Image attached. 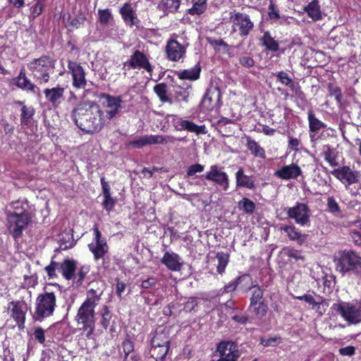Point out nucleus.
<instances>
[{
	"mask_svg": "<svg viewBox=\"0 0 361 361\" xmlns=\"http://www.w3.org/2000/svg\"><path fill=\"white\" fill-rule=\"evenodd\" d=\"M114 16L110 9H99L98 20L99 23L104 26L108 25L111 21H113Z\"/></svg>",
	"mask_w": 361,
	"mask_h": 361,
	"instance_id": "a18cd8bd",
	"label": "nucleus"
},
{
	"mask_svg": "<svg viewBox=\"0 0 361 361\" xmlns=\"http://www.w3.org/2000/svg\"><path fill=\"white\" fill-rule=\"evenodd\" d=\"M240 355L237 344L233 341H222L217 344L214 356L219 359L213 361H237Z\"/></svg>",
	"mask_w": 361,
	"mask_h": 361,
	"instance_id": "6e6552de",
	"label": "nucleus"
},
{
	"mask_svg": "<svg viewBox=\"0 0 361 361\" xmlns=\"http://www.w3.org/2000/svg\"><path fill=\"white\" fill-rule=\"evenodd\" d=\"M204 166L200 164H195L190 166L187 170V176H192L195 175L197 173H201L204 171Z\"/></svg>",
	"mask_w": 361,
	"mask_h": 361,
	"instance_id": "052dcab7",
	"label": "nucleus"
},
{
	"mask_svg": "<svg viewBox=\"0 0 361 361\" xmlns=\"http://www.w3.org/2000/svg\"><path fill=\"white\" fill-rule=\"evenodd\" d=\"M143 69L149 73L153 71V67L149 62V57L139 49L134 50L129 59L123 63V68Z\"/></svg>",
	"mask_w": 361,
	"mask_h": 361,
	"instance_id": "1a4fd4ad",
	"label": "nucleus"
},
{
	"mask_svg": "<svg viewBox=\"0 0 361 361\" xmlns=\"http://www.w3.org/2000/svg\"><path fill=\"white\" fill-rule=\"evenodd\" d=\"M167 58L172 61H178L182 59L186 52V47L179 43L176 39H170L166 45Z\"/></svg>",
	"mask_w": 361,
	"mask_h": 361,
	"instance_id": "f3484780",
	"label": "nucleus"
},
{
	"mask_svg": "<svg viewBox=\"0 0 361 361\" xmlns=\"http://www.w3.org/2000/svg\"><path fill=\"white\" fill-rule=\"evenodd\" d=\"M102 291L97 293L93 288L87 292V298L79 307L75 320L78 324L82 326V329L87 331L86 337L90 338L94 332L95 327L94 308L101 299Z\"/></svg>",
	"mask_w": 361,
	"mask_h": 361,
	"instance_id": "f03ea898",
	"label": "nucleus"
},
{
	"mask_svg": "<svg viewBox=\"0 0 361 361\" xmlns=\"http://www.w3.org/2000/svg\"><path fill=\"white\" fill-rule=\"evenodd\" d=\"M330 173L343 183L346 188L352 184L358 183L361 178L360 171L353 170L348 166H338L330 171Z\"/></svg>",
	"mask_w": 361,
	"mask_h": 361,
	"instance_id": "9d476101",
	"label": "nucleus"
},
{
	"mask_svg": "<svg viewBox=\"0 0 361 361\" xmlns=\"http://www.w3.org/2000/svg\"><path fill=\"white\" fill-rule=\"evenodd\" d=\"M94 238V242L88 245L89 250L94 255L95 260L103 258L104 255L107 253L109 247L104 238H102V233L98 227L94 226L93 228Z\"/></svg>",
	"mask_w": 361,
	"mask_h": 361,
	"instance_id": "ddd939ff",
	"label": "nucleus"
},
{
	"mask_svg": "<svg viewBox=\"0 0 361 361\" xmlns=\"http://www.w3.org/2000/svg\"><path fill=\"white\" fill-rule=\"evenodd\" d=\"M280 230L283 231L290 240L296 241L299 245H302L307 240V235L298 231L293 225L281 226Z\"/></svg>",
	"mask_w": 361,
	"mask_h": 361,
	"instance_id": "bb28decb",
	"label": "nucleus"
},
{
	"mask_svg": "<svg viewBox=\"0 0 361 361\" xmlns=\"http://www.w3.org/2000/svg\"><path fill=\"white\" fill-rule=\"evenodd\" d=\"M268 309L265 302H260L252 307L250 305L247 311L251 312L257 319H262L267 314Z\"/></svg>",
	"mask_w": 361,
	"mask_h": 361,
	"instance_id": "e433bc0d",
	"label": "nucleus"
},
{
	"mask_svg": "<svg viewBox=\"0 0 361 361\" xmlns=\"http://www.w3.org/2000/svg\"><path fill=\"white\" fill-rule=\"evenodd\" d=\"M197 306V299L195 298H190L184 304L183 310L186 312H191L192 311H195Z\"/></svg>",
	"mask_w": 361,
	"mask_h": 361,
	"instance_id": "e2e57ef3",
	"label": "nucleus"
},
{
	"mask_svg": "<svg viewBox=\"0 0 361 361\" xmlns=\"http://www.w3.org/2000/svg\"><path fill=\"white\" fill-rule=\"evenodd\" d=\"M238 208L240 210L245 212L247 214H252L255 210V204L247 197H243L238 202Z\"/></svg>",
	"mask_w": 361,
	"mask_h": 361,
	"instance_id": "de8ad7c7",
	"label": "nucleus"
},
{
	"mask_svg": "<svg viewBox=\"0 0 361 361\" xmlns=\"http://www.w3.org/2000/svg\"><path fill=\"white\" fill-rule=\"evenodd\" d=\"M173 126L177 130H186L190 133H195L196 135H204L207 133L204 125L197 126L192 121L182 118L173 121Z\"/></svg>",
	"mask_w": 361,
	"mask_h": 361,
	"instance_id": "6ab92c4d",
	"label": "nucleus"
},
{
	"mask_svg": "<svg viewBox=\"0 0 361 361\" xmlns=\"http://www.w3.org/2000/svg\"><path fill=\"white\" fill-rule=\"evenodd\" d=\"M310 210L306 204L297 202L296 204L288 208L287 211L288 216L295 220L297 224L302 226L309 225Z\"/></svg>",
	"mask_w": 361,
	"mask_h": 361,
	"instance_id": "f8f14e48",
	"label": "nucleus"
},
{
	"mask_svg": "<svg viewBox=\"0 0 361 361\" xmlns=\"http://www.w3.org/2000/svg\"><path fill=\"white\" fill-rule=\"evenodd\" d=\"M59 271V263L56 262H51L50 264L45 267V271L50 279L55 278L56 276V271Z\"/></svg>",
	"mask_w": 361,
	"mask_h": 361,
	"instance_id": "4d7b16f0",
	"label": "nucleus"
},
{
	"mask_svg": "<svg viewBox=\"0 0 361 361\" xmlns=\"http://www.w3.org/2000/svg\"><path fill=\"white\" fill-rule=\"evenodd\" d=\"M231 20L233 23V32L238 30L243 37L247 36L254 27L250 16L244 13L233 12L231 16Z\"/></svg>",
	"mask_w": 361,
	"mask_h": 361,
	"instance_id": "9b49d317",
	"label": "nucleus"
},
{
	"mask_svg": "<svg viewBox=\"0 0 361 361\" xmlns=\"http://www.w3.org/2000/svg\"><path fill=\"white\" fill-rule=\"evenodd\" d=\"M206 180L212 181L226 190L228 188V177L226 172L221 171L217 165H212L210 171L202 176Z\"/></svg>",
	"mask_w": 361,
	"mask_h": 361,
	"instance_id": "2eb2a0df",
	"label": "nucleus"
},
{
	"mask_svg": "<svg viewBox=\"0 0 361 361\" xmlns=\"http://www.w3.org/2000/svg\"><path fill=\"white\" fill-rule=\"evenodd\" d=\"M235 178L237 187H243L248 189H254L255 188L252 178L245 175L243 168H240L235 173Z\"/></svg>",
	"mask_w": 361,
	"mask_h": 361,
	"instance_id": "2f4dec72",
	"label": "nucleus"
},
{
	"mask_svg": "<svg viewBox=\"0 0 361 361\" xmlns=\"http://www.w3.org/2000/svg\"><path fill=\"white\" fill-rule=\"evenodd\" d=\"M326 207L329 212L334 215L341 214V209L333 196L329 197L326 200Z\"/></svg>",
	"mask_w": 361,
	"mask_h": 361,
	"instance_id": "09e8293b",
	"label": "nucleus"
},
{
	"mask_svg": "<svg viewBox=\"0 0 361 361\" xmlns=\"http://www.w3.org/2000/svg\"><path fill=\"white\" fill-rule=\"evenodd\" d=\"M328 90L329 92V94L331 97H334L336 100L338 104L341 103L342 99V94H341V90L339 87L334 85L332 83L328 84Z\"/></svg>",
	"mask_w": 361,
	"mask_h": 361,
	"instance_id": "864d4df0",
	"label": "nucleus"
},
{
	"mask_svg": "<svg viewBox=\"0 0 361 361\" xmlns=\"http://www.w3.org/2000/svg\"><path fill=\"white\" fill-rule=\"evenodd\" d=\"M207 40L209 44L214 47V49H216L217 47H222L224 50H226L228 47V44L222 39H213L212 37H207Z\"/></svg>",
	"mask_w": 361,
	"mask_h": 361,
	"instance_id": "13d9d810",
	"label": "nucleus"
},
{
	"mask_svg": "<svg viewBox=\"0 0 361 361\" xmlns=\"http://www.w3.org/2000/svg\"><path fill=\"white\" fill-rule=\"evenodd\" d=\"M102 320L101 323L103 327L106 329L110 324V320L111 319V314L106 305H104L101 312Z\"/></svg>",
	"mask_w": 361,
	"mask_h": 361,
	"instance_id": "603ef678",
	"label": "nucleus"
},
{
	"mask_svg": "<svg viewBox=\"0 0 361 361\" xmlns=\"http://www.w3.org/2000/svg\"><path fill=\"white\" fill-rule=\"evenodd\" d=\"M339 154L340 152L329 145H325L322 147V156L331 166L336 167L340 166L338 161Z\"/></svg>",
	"mask_w": 361,
	"mask_h": 361,
	"instance_id": "b1692460",
	"label": "nucleus"
},
{
	"mask_svg": "<svg viewBox=\"0 0 361 361\" xmlns=\"http://www.w3.org/2000/svg\"><path fill=\"white\" fill-rule=\"evenodd\" d=\"M221 99V91L218 87H209L202 100V106L207 111L213 110L219 105Z\"/></svg>",
	"mask_w": 361,
	"mask_h": 361,
	"instance_id": "dca6fc26",
	"label": "nucleus"
},
{
	"mask_svg": "<svg viewBox=\"0 0 361 361\" xmlns=\"http://www.w3.org/2000/svg\"><path fill=\"white\" fill-rule=\"evenodd\" d=\"M169 350V345H152L150 353L155 361H163Z\"/></svg>",
	"mask_w": 361,
	"mask_h": 361,
	"instance_id": "4c0bfd02",
	"label": "nucleus"
},
{
	"mask_svg": "<svg viewBox=\"0 0 361 361\" xmlns=\"http://www.w3.org/2000/svg\"><path fill=\"white\" fill-rule=\"evenodd\" d=\"M247 147L252 154L255 157L264 159L266 157L264 149L255 140L247 139Z\"/></svg>",
	"mask_w": 361,
	"mask_h": 361,
	"instance_id": "79ce46f5",
	"label": "nucleus"
},
{
	"mask_svg": "<svg viewBox=\"0 0 361 361\" xmlns=\"http://www.w3.org/2000/svg\"><path fill=\"white\" fill-rule=\"evenodd\" d=\"M129 146H132L135 148L140 149L147 145L145 135L139 138L135 139L134 140L128 142Z\"/></svg>",
	"mask_w": 361,
	"mask_h": 361,
	"instance_id": "0e129e2a",
	"label": "nucleus"
},
{
	"mask_svg": "<svg viewBox=\"0 0 361 361\" xmlns=\"http://www.w3.org/2000/svg\"><path fill=\"white\" fill-rule=\"evenodd\" d=\"M154 91L162 102L172 103L171 99L167 95L168 87L166 83L161 82L154 87Z\"/></svg>",
	"mask_w": 361,
	"mask_h": 361,
	"instance_id": "ea45409f",
	"label": "nucleus"
},
{
	"mask_svg": "<svg viewBox=\"0 0 361 361\" xmlns=\"http://www.w3.org/2000/svg\"><path fill=\"white\" fill-rule=\"evenodd\" d=\"M71 117L75 124L88 134L99 133L106 123L104 112L93 102L78 104L72 110Z\"/></svg>",
	"mask_w": 361,
	"mask_h": 361,
	"instance_id": "f257e3e1",
	"label": "nucleus"
},
{
	"mask_svg": "<svg viewBox=\"0 0 361 361\" xmlns=\"http://www.w3.org/2000/svg\"><path fill=\"white\" fill-rule=\"evenodd\" d=\"M86 20L87 18L85 13L84 12L80 11L78 15L71 20L70 25L72 27L78 29L85 24Z\"/></svg>",
	"mask_w": 361,
	"mask_h": 361,
	"instance_id": "3c124183",
	"label": "nucleus"
},
{
	"mask_svg": "<svg viewBox=\"0 0 361 361\" xmlns=\"http://www.w3.org/2000/svg\"><path fill=\"white\" fill-rule=\"evenodd\" d=\"M56 60L50 56L43 55L38 59L30 61L27 66L31 75L39 84L47 83L51 74L54 73Z\"/></svg>",
	"mask_w": 361,
	"mask_h": 361,
	"instance_id": "20e7f679",
	"label": "nucleus"
},
{
	"mask_svg": "<svg viewBox=\"0 0 361 361\" xmlns=\"http://www.w3.org/2000/svg\"><path fill=\"white\" fill-rule=\"evenodd\" d=\"M331 308L349 324H357L361 322V305L341 302L333 304Z\"/></svg>",
	"mask_w": 361,
	"mask_h": 361,
	"instance_id": "0eeeda50",
	"label": "nucleus"
},
{
	"mask_svg": "<svg viewBox=\"0 0 361 361\" xmlns=\"http://www.w3.org/2000/svg\"><path fill=\"white\" fill-rule=\"evenodd\" d=\"M11 308V317L16 322L19 329L25 327L26 305L20 301L10 302Z\"/></svg>",
	"mask_w": 361,
	"mask_h": 361,
	"instance_id": "aec40b11",
	"label": "nucleus"
},
{
	"mask_svg": "<svg viewBox=\"0 0 361 361\" xmlns=\"http://www.w3.org/2000/svg\"><path fill=\"white\" fill-rule=\"evenodd\" d=\"M183 140V137H176L173 135H160L161 145L173 144L176 141Z\"/></svg>",
	"mask_w": 361,
	"mask_h": 361,
	"instance_id": "680f3d73",
	"label": "nucleus"
},
{
	"mask_svg": "<svg viewBox=\"0 0 361 361\" xmlns=\"http://www.w3.org/2000/svg\"><path fill=\"white\" fill-rule=\"evenodd\" d=\"M190 88H191V85L188 84H186L185 86L177 85L174 90L176 99L187 103L190 94L188 89Z\"/></svg>",
	"mask_w": 361,
	"mask_h": 361,
	"instance_id": "37998d69",
	"label": "nucleus"
},
{
	"mask_svg": "<svg viewBox=\"0 0 361 361\" xmlns=\"http://www.w3.org/2000/svg\"><path fill=\"white\" fill-rule=\"evenodd\" d=\"M180 0H161L163 8L169 12H176L180 6Z\"/></svg>",
	"mask_w": 361,
	"mask_h": 361,
	"instance_id": "8fccbe9b",
	"label": "nucleus"
},
{
	"mask_svg": "<svg viewBox=\"0 0 361 361\" xmlns=\"http://www.w3.org/2000/svg\"><path fill=\"white\" fill-rule=\"evenodd\" d=\"M308 122L310 128V137L311 138V141H314L316 139V134L320 129L326 128V125L322 121L316 118L312 111H308Z\"/></svg>",
	"mask_w": 361,
	"mask_h": 361,
	"instance_id": "c85d7f7f",
	"label": "nucleus"
},
{
	"mask_svg": "<svg viewBox=\"0 0 361 361\" xmlns=\"http://www.w3.org/2000/svg\"><path fill=\"white\" fill-rule=\"evenodd\" d=\"M101 185L102 188V195L104 200L102 202V206L106 211H111L114 208L116 201L111 195V188L109 183L105 180L104 177H102L100 179Z\"/></svg>",
	"mask_w": 361,
	"mask_h": 361,
	"instance_id": "a878e982",
	"label": "nucleus"
},
{
	"mask_svg": "<svg viewBox=\"0 0 361 361\" xmlns=\"http://www.w3.org/2000/svg\"><path fill=\"white\" fill-rule=\"evenodd\" d=\"M35 114V109L32 106L23 105L21 107L20 124L23 126H27L30 123V120Z\"/></svg>",
	"mask_w": 361,
	"mask_h": 361,
	"instance_id": "58836bf2",
	"label": "nucleus"
},
{
	"mask_svg": "<svg viewBox=\"0 0 361 361\" xmlns=\"http://www.w3.org/2000/svg\"><path fill=\"white\" fill-rule=\"evenodd\" d=\"M350 235L353 242L355 245H361V228H360L359 231H351Z\"/></svg>",
	"mask_w": 361,
	"mask_h": 361,
	"instance_id": "774afa93",
	"label": "nucleus"
},
{
	"mask_svg": "<svg viewBox=\"0 0 361 361\" xmlns=\"http://www.w3.org/2000/svg\"><path fill=\"white\" fill-rule=\"evenodd\" d=\"M8 221V229L12 236L16 239L21 236L23 231L30 221V216L28 212H8L6 214Z\"/></svg>",
	"mask_w": 361,
	"mask_h": 361,
	"instance_id": "423d86ee",
	"label": "nucleus"
},
{
	"mask_svg": "<svg viewBox=\"0 0 361 361\" xmlns=\"http://www.w3.org/2000/svg\"><path fill=\"white\" fill-rule=\"evenodd\" d=\"M180 257L174 252H166L161 259L162 264L171 271H179L182 267Z\"/></svg>",
	"mask_w": 361,
	"mask_h": 361,
	"instance_id": "393cba45",
	"label": "nucleus"
},
{
	"mask_svg": "<svg viewBox=\"0 0 361 361\" xmlns=\"http://www.w3.org/2000/svg\"><path fill=\"white\" fill-rule=\"evenodd\" d=\"M76 264L73 259H65L61 263H59V272L63 276V277L70 280L75 276Z\"/></svg>",
	"mask_w": 361,
	"mask_h": 361,
	"instance_id": "c756f323",
	"label": "nucleus"
},
{
	"mask_svg": "<svg viewBox=\"0 0 361 361\" xmlns=\"http://www.w3.org/2000/svg\"><path fill=\"white\" fill-rule=\"evenodd\" d=\"M68 68L73 79V86L77 89H84L87 85L85 72L82 66L75 62L68 60Z\"/></svg>",
	"mask_w": 361,
	"mask_h": 361,
	"instance_id": "4468645a",
	"label": "nucleus"
},
{
	"mask_svg": "<svg viewBox=\"0 0 361 361\" xmlns=\"http://www.w3.org/2000/svg\"><path fill=\"white\" fill-rule=\"evenodd\" d=\"M201 68L198 65L195 67L182 71L178 73V78L180 80H195L200 78Z\"/></svg>",
	"mask_w": 361,
	"mask_h": 361,
	"instance_id": "c9c22d12",
	"label": "nucleus"
},
{
	"mask_svg": "<svg viewBox=\"0 0 361 361\" xmlns=\"http://www.w3.org/2000/svg\"><path fill=\"white\" fill-rule=\"evenodd\" d=\"M268 15L269 18L271 20L279 19L280 18L279 13L272 1H270L268 8Z\"/></svg>",
	"mask_w": 361,
	"mask_h": 361,
	"instance_id": "338daca9",
	"label": "nucleus"
},
{
	"mask_svg": "<svg viewBox=\"0 0 361 361\" xmlns=\"http://www.w3.org/2000/svg\"><path fill=\"white\" fill-rule=\"evenodd\" d=\"M216 257L218 261V264L216 267L217 271L219 274H221L224 272L225 269L229 261V255L223 252H217Z\"/></svg>",
	"mask_w": 361,
	"mask_h": 361,
	"instance_id": "c03bdc74",
	"label": "nucleus"
},
{
	"mask_svg": "<svg viewBox=\"0 0 361 361\" xmlns=\"http://www.w3.org/2000/svg\"><path fill=\"white\" fill-rule=\"evenodd\" d=\"M122 100L118 97L106 96V107L120 109Z\"/></svg>",
	"mask_w": 361,
	"mask_h": 361,
	"instance_id": "5fc2aeb1",
	"label": "nucleus"
},
{
	"mask_svg": "<svg viewBox=\"0 0 361 361\" xmlns=\"http://www.w3.org/2000/svg\"><path fill=\"white\" fill-rule=\"evenodd\" d=\"M56 292L46 286L44 291L37 295L32 314L35 322H42L54 314L56 307Z\"/></svg>",
	"mask_w": 361,
	"mask_h": 361,
	"instance_id": "7ed1b4c3",
	"label": "nucleus"
},
{
	"mask_svg": "<svg viewBox=\"0 0 361 361\" xmlns=\"http://www.w3.org/2000/svg\"><path fill=\"white\" fill-rule=\"evenodd\" d=\"M15 81L17 87L23 90L31 92L34 94L39 91L37 85L33 84L30 80L27 78L23 68L20 71L19 75L15 78Z\"/></svg>",
	"mask_w": 361,
	"mask_h": 361,
	"instance_id": "4be33fe9",
	"label": "nucleus"
},
{
	"mask_svg": "<svg viewBox=\"0 0 361 361\" xmlns=\"http://www.w3.org/2000/svg\"><path fill=\"white\" fill-rule=\"evenodd\" d=\"M44 8V4L42 0H35V4L31 7V16L32 18H37L41 14Z\"/></svg>",
	"mask_w": 361,
	"mask_h": 361,
	"instance_id": "6e6d98bb",
	"label": "nucleus"
},
{
	"mask_svg": "<svg viewBox=\"0 0 361 361\" xmlns=\"http://www.w3.org/2000/svg\"><path fill=\"white\" fill-rule=\"evenodd\" d=\"M252 280L249 274H243L235 280L231 281L228 285L224 286V292L230 293L235 290L236 287L243 282L247 283Z\"/></svg>",
	"mask_w": 361,
	"mask_h": 361,
	"instance_id": "a19ab883",
	"label": "nucleus"
},
{
	"mask_svg": "<svg viewBox=\"0 0 361 361\" xmlns=\"http://www.w3.org/2000/svg\"><path fill=\"white\" fill-rule=\"evenodd\" d=\"M296 298L299 300H303L309 305H312L313 309L317 308V310L320 308L321 305H328V302L326 299H324L322 296L319 295H315V296L310 294H304L300 296H297Z\"/></svg>",
	"mask_w": 361,
	"mask_h": 361,
	"instance_id": "7c9ffc66",
	"label": "nucleus"
},
{
	"mask_svg": "<svg viewBox=\"0 0 361 361\" xmlns=\"http://www.w3.org/2000/svg\"><path fill=\"white\" fill-rule=\"evenodd\" d=\"M260 42L267 49L271 51L276 52L279 49V42L274 39L269 31L264 33L262 37L260 38Z\"/></svg>",
	"mask_w": 361,
	"mask_h": 361,
	"instance_id": "f704fd0d",
	"label": "nucleus"
},
{
	"mask_svg": "<svg viewBox=\"0 0 361 361\" xmlns=\"http://www.w3.org/2000/svg\"><path fill=\"white\" fill-rule=\"evenodd\" d=\"M151 345L157 347H160V345H169V330L161 328L157 329L154 336L151 339Z\"/></svg>",
	"mask_w": 361,
	"mask_h": 361,
	"instance_id": "cd10ccee",
	"label": "nucleus"
},
{
	"mask_svg": "<svg viewBox=\"0 0 361 361\" xmlns=\"http://www.w3.org/2000/svg\"><path fill=\"white\" fill-rule=\"evenodd\" d=\"M276 77L278 80L286 86L290 85V83L293 82L288 73L283 71L279 72Z\"/></svg>",
	"mask_w": 361,
	"mask_h": 361,
	"instance_id": "bf43d9fd",
	"label": "nucleus"
},
{
	"mask_svg": "<svg viewBox=\"0 0 361 361\" xmlns=\"http://www.w3.org/2000/svg\"><path fill=\"white\" fill-rule=\"evenodd\" d=\"M304 11L314 21L319 20L322 18L321 6L318 0H313L310 2L304 7Z\"/></svg>",
	"mask_w": 361,
	"mask_h": 361,
	"instance_id": "473e14b6",
	"label": "nucleus"
},
{
	"mask_svg": "<svg viewBox=\"0 0 361 361\" xmlns=\"http://www.w3.org/2000/svg\"><path fill=\"white\" fill-rule=\"evenodd\" d=\"M239 62L241 66L247 68H251L255 65L254 59L247 55L240 56L239 58Z\"/></svg>",
	"mask_w": 361,
	"mask_h": 361,
	"instance_id": "69168bd1",
	"label": "nucleus"
},
{
	"mask_svg": "<svg viewBox=\"0 0 361 361\" xmlns=\"http://www.w3.org/2000/svg\"><path fill=\"white\" fill-rule=\"evenodd\" d=\"M301 174L300 167L295 164L283 166L274 172L275 176L283 180L296 179Z\"/></svg>",
	"mask_w": 361,
	"mask_h": 361,
	"instance_id": "412c9836",
	"label": "nucleus"
},
{
	"mask_svg": "<svg viewBox=\"0 0 361 361\" xmlns=\"http://www.w3.org/2000/svg\"><path fill=\"white\" fill-rule=\"evenodd\" d=\"M119 13L127 26L130 27L133 26L138 27L140 20L137 18L136 10L134 8L132 3L126 2L120 8Z\"/></svg>",
	"mask_w": 361,
	"mask_h": 361,
	"instance_id": "a211bd4d",
	"label": "nucleus"
},
{
	"mask_svg": "<svg viewBox=\"0 0 361 361\" xmlns=\"http://www.w3.org/2000/svg\"><path fill=\"white\" fill-rule=\"evenodd\" d=\"M337 269L343 274L353 272L361 273V256L353 250H343L340 252L336 264Z\"/></svg>",
	"mask_w": 361,
	"mask_h": 361,
	"instance_id": "39448f33",
	"label": "nucleus"
},
{
	"mask_svg": "<svg viewBox=\"0 0 361 361\" xmlns=\"http://www.w3.org/2000/svg\"><path fill=\"white\" fill-rule=\"evenodd\" d=\"M64 88L57 86L52 88H46L44 90L45 98L52 104L53 106H57L63 98Z\"/></svg>",
	"mask_w": 361,
	"mask_h": 361,
	"instance_id": "5701e85b",
	"label": "nucleus"
},
{
	"mask_svg": "<svg viewBox=\"0 0 361 361\" xmlns=\"http://www.w3.org/2000/svg\"><path fill=\"white\" fill-rule=\"evenodd\" d=\"M207 0H198L195 2L192 7L188 9V13L191 16L202 14L207 8Z\"/></svg>",
	"mask_w": 361,
	"mask_h": 361,
	"instance_id": "49530a36",
	"label": "nucleus"
},
{
	"mask_svg": "<svg viewBox=\"0 0 361 361\" xmlns=\"http://www.w3.org/2000/svg\"><path fill=\"white\" fill-rule=\"evenodd\" d=\"M247 290H252V295L250 299V307H252L260 302H264V300L263 299L264 290L257 283H252L251 286L248 287Z\"/></svg>",
	"mask_w": 361,
	"mask_h": 361,
	"instance_id": "72a5a7b5",
	"label": "nucleus"
}]
</instances>
